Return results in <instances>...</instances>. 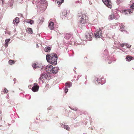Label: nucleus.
<instances>
[{"instance_id": "6e6552de", "label": "nucleus", "mask_w": 134, "mask_h": 134, "mask_svg": "<svg viewBox=\"0 0 134 134\" xmlns=\"http://www.w3.org/2000/svg\"><path fill=\"white\" fill-rule=\"evenodd\" d=\"M53 66L50 65H48L46 67V70L47 72L50 74V72L52 69Z\"/></svg>"}, {"instance_id": "72a5a7b5", "label": "nucleus", "mask_w": 134, "mask_h": 134, "mask_svg": "<svg viewBox=\"0 0 134 134\" xmlns=\"http://www.w3.org/2000/svg\"><path fill=\"white\" fill-rule=\"evenodd\" d=\"M124 44V43H123L122 44H121L120 45L122 47H123L125 45Z\"/></svg>"}, {"instance_id": "9d476101", "label": "nucleus", "mask_w": 134, "mask_h": 134, "mask_svg": "<svg viewBox=\"0 0 134 134\" xmlns=\"http://www.w3.org/2000/svg\"><path fill=\"white\" fill-rule=\"evenodd\" d=\"M54 23L53 22H50L49 25V27L51 30H53L54 28Z\"/></svg>"}, {"instance_id": "c756f323", "label": "nucleus", "mask_w": 134, "mask_h": 134, "mask_svg": "<svg viewBox=\"0 0 134 134\" xmlns=\"http://www.w3.org/2000/svg\"><path fill=\"white\" fill-rule=\"evenodd\" d=\"M68 88L67 87H65V93H66L68 91Z\"/></svg>"}, {"instance_id": "dca6fc26", "label": "nucleus", "mask_w": 134, "mask_h": 134, "mask_svg": "<svg viewBox=\"0 0 134 134\" xmlns=\"http://www.w3.org/2000/svg\"><path fill=\"white\" fill-rule=\"evenodd\" d=\"M62 125H61L62 126V125L64 126V128L68 131L69 130V128L68 127V126L67 125H63V124H62Z\"/></svg>"}, {"instance_id": "20e7f679", "label": "nucleus", "mask_w": 134, "mask_h": 134, "mask_svg": "<svg viewBox=\"0 0 134 134\" xmlns=\"http://www.w3.org/2000/svg\"><path fill=\"white\" fill-rule=\"evenodd\" d=\"M104 4L108 7L111 8L112 6V4L110 0H102Z\"/></svg>"}, {"instance_id": "b1692460", "label": "nucleus", "mask_w": 134, "mask_h": 134, "mask_svg": "<svg viewBox=\"0 0 134 134\" xmlns=\"http://www.w3.org/2000/svg\"><path fill=\"white\" fill-rule=\"evenodd\" d=\"M37 65L35 63H34L32 64V66L34 68H37Z\"/></svg>"}, {"instance_id": "393cba45", "label": "nucleus", "mask_w": 134, "mask_h": 134, "mask_svg": "<svg viewBox=\"0 0 134 134\" xmlns=\"http://www.w3.org/2000/svg\"><path fill=\"white\" fill-rule=\"evenodd\" d=\"M122 0H117L116 1L117 4L119 5L121 2Z\"/></svg>"}, {"instance_id": "473e14b6", "label": "nucleus", "mask_w": 134, "mask_h": 134, "mask_svg": "<svg viewBox=\"0 0 134 134\" xmlns=\"http://www.w3.org/2000/svg\"><path fill=\"white\" fill-rule=\"evenodd\" d=\"M8 45V43L5 42V43L4 44V45L5 46V47L6 48L7 47Z\"/></svg>"}, {"instance_id": "412c9836", "label": "nucleus", "mask_w": 134, "mask_h": 134, "mask_svg": "<svg viewBox=\"0 0 134 134\" xmlns=\"http://www.w3.org/2000/svg\"><path fill=\"white\" fill-rule=\"evenodd\" d=\"M57 3L58 5H60L63 3L64 0H57Z\"/></svg>"}, {"instance_id": "1a4fd4ad", "label": "nucleus", "mask_w": 134, "mask_h": 134, "mask_svg": "<svg viewBox=\"0 0 134 134\" xmlns=\"http://www.w3.org/2000/svg\"><path fill=\"white\" fill-rule=\"evenodd\" d=\"M58 70V68L57 67L52 68L51 71L50 72V74H56Z\"/></svg>"}, {"instance_id": "4468645a", "label": "nucleus", "mask_w": 134, "mask_h": 134, "mask_svg": "<svg viewBox=\"0 0 134 134\" xmlns=\"http://www.w3.org/2000/svg\"><path fill=\"white\" fill-rule=\"evenodd\" d=\"M133 57L130 55H127L126 56V60L127 61H130L132 60Z\"/></svg>"}, {"instance_id": "f257e3e1", "label": "nucleus", "mask_w": 134, "mask_h": 134, "mask_svg": "<svg viewBox=\"0 0 134 134\" xmlns=\"http://www.w3.org/2000/svg\"><path fill=\"white\" fill-rule=\"evenodd\" d=\"M57 54L54 53H52L50 54H47L46 56L47 62L53 65H55L57 64Z\"/></svg>"}, {"instance_id": "c85d7f7f", "label": "nucleus", "mask_w": 134, "mask_h": 134, "mask_svg": "<svg viewBox=\"0 0 134 134\" xmlns=\"http://www.w3.org/2000/svg\"><path fill=\"white\" fill-rule=\"evenodd\" d=\"M45 1L44 0H41L39 1V2L40 3H41L42 4H43L44 2H45Z\"/></svg>"}, {"instance_id": "7ed1b4c3", "label": "nucleus", "mask_w": 134, "mask_h": 134, "mask_svg": "<svg viewBox=\"0 0 134 134\" xmlns=\"http://www.w3.org/2000/svg\"><path fill=\"white\" fill-rule=\"evenodd\" d=\"M95 37L97 38H103V37L102 36L103 33L102 30L100 29L98 31H97L96 32L94 33Z\"/></svg>"}, {"instance_id": "4be33fe9", "label": "nucleus", "mask_w": 134, "mask_h": 134, "mask_svg": "<svg viewBox=\"0 0 134 134\" xmlns=\"http://www.w3.org/2000/svg\"><path fill=\"white\" fill-rule=\"evenodd\" d=\"M119 16L118 14H116L114 15V18L116 19H118L119 18Z\"/></svg>"}, {"instance_id": "f704fd0d", "label": "nucleus", "mask_w": 134, "mask_h": 134, "mask_svg": "<svg viewBox=\"0 0 134 134\" xmlns=\"http://www.w3.org/2000/svg\"><path fill=\"white\" fill-rule=\"evenodd\" d=\"M99 80H98V78L97 79V82H98V81Z\"/></svg>"}, {"instance_id": "423d86ee", "label": "nucleus", "mask_w": 134, "mask_h": 134, "mask_svg": "<svg viewBox=\"0 0 134 134\" xmlns=\"http://www.w3.org/2000/svg\"><path fill=\"white\" fill-rule=\"evenodd\" d=\"M93 35L90 32H86L85 34V36L86 38L88 40H91L92 36Z\"/></svg>"}, {"instance_id": "39448f33", "label": "nucleus", "mask_w": 134, "mask_h": 134, "mask_svg": "<svg viewBox=\"0 0 134 134\" xmlns=\"http://www.w3.org/2000/svg\"><path fill=\"white\" fill-rule=\"evenodd\" d=\"M39 88V86L38 84L36 83H35L33 84V86L32 88V90L33 92H35L38 91Z\"/></svg>"}, {"instance_id": "bb28decb", "label": "nucleus", "mask_w": 134, "mask_h": 134, "mask_svg": "<svg viewBox=\"0 0 134 134\" xmlns=\"http://www.w3.org/2000/svg\"><path fill=\"white\" fill-rule=\"evenodd\" d=\"M126 12H129L130 13H132L133 12V10H126L125 11Z\"/></svg>"}, {"instance_id": "7c9ffc66", "label": "nucleus", "mask_w": 134, "mask_h": 134, "mask_svg": "<svg viewBox=\"0 0 134 134\" xmlns=\"http://www.w3.org/2000/svg\"><path fill=\"white\" fill-rule=\"evenodd\" d=\"M10 39H6L5 41V42L8 43L10 41Z\"/></svg>"}, {"instance_id": "0eeeda50", "label": "nucleus", "mask_w": 134, "mask_h": 134, "mask_svg": "<svg viewBox=\"0 0 134 134\" xmlns=\"http://www.w3.org/2000/svg\"><path fill=\"white\" fill-rule=\"evenodd\" d=\"M48 77V75L47 74H44L41 75L40 77L39 78L40 80L42 81L44 80L47 79Z\"/></svg>"}, {"instance_id": "aec40b11", "label": "nucleus", "mask_w": 134, "mask_h": 134, "mask_svg": "<svg viewBox=\"0 0 134 134\" xmlns=\"http://www.w3.org/2000/svg\"><path fill=\"white\" fill-rule=\"evenodd\" d=\"M9 63L10 65H12L13 64L15 63L14 61L12 60H10L9 61Z\"/></svg>"}, {"instance_id": "ddd939ff", "label": "nucleus", "mask_w": 134, "mask_h": 134, "mask_svg": "<svg viewBox=\"0 0 134 134\" xmlns=\"http://www.w3.org/2000/svg\"><path fill=\"white\" fill-rule=\"evenodd\" d=\"M66 87L70 88L72 86V83L70 82H67L65 83Z\"/></svg>"}, {"instance_id": "5701e85b", "label": "nucleus", "mask_w": 134, "mask_h": 134, "mask_svg": "<svg viewBox=\"0 0 134 134\" xmlns=\"http://www.w3.org/2000/svg\"><path fill=\"white\" fill-rule=\"evenodd\" d=\"M70 35L68 34H66V36H65V38L66 39H69L70 38Z\"/></svg>"}, {"instance_id": "f8f14e48", "label": "nucleus", "mask_w": 134, "mask_h": 134, "mask_svg": "<svg viewBox=\"0 0 134 134\" xmlns=\"http://www.w3.org/2000/svg\"><path fill=\"white\" fill-rule=\"evenodd\" d=\"M19 18L18 17H16L15 18L13 21V23L16 24L19 23Z\"/></svg>"}, {"instance_id": "f3484780", "label": "nucleus", "mask_w": 134, "mask_h": 134, "mask_svg": "<svg viewBox=\"0 0 134 134\" xmlns=\"http://www.w3.org/2000/svg\"><path fill=\"white\" fill-rule=\"evenodd\" d=\"M26 22L27 23L30 24H32L34 23V21H33L32 20L30 19L27 20L26 21Z\"/></svg>"}, {"instance_id": "cd10ccee", "label": "nucleus", "mask_w": 134, "mask_h": 134, "mask_svg": "<svg viewBox=\"0 0 134 134\" xmlns=\"http://www.w3.org/2000/svg\"><path fill=\"white\" fill-rule=\"evenodd\" d=\"M125 46H126L127 47H130L131 46H130L129 45L127 44L126 43H124V44Z\"/></svg>"}, {"instance_id": "f03ea898", "label": "nucleus", "mask_w": 134, "mask_h": 134, "mask_svg": "<svg viewBox=\"0 0 134 134\" xmlns=\"http://www.w3.org/2000/svg\"><path fill=\"white\" fill-rule=\"evenodd\" d=\"M78 16L79 17H81L80 23L81 24L86 23L87 22L88 20V17L86 15L85 13L80 12L78 14Z\"/></svg>"}, {"instance_id": "6ab92c4d", "label": "nucleus", "mask_w": 134, "mask_h": 134, "mask_svg": "<svg viewBox=\"0 0 134 134\" xmlns=\"http://www.w3.org/2000/svg\"><path fill=\"white\" fill-rule=\"evenodd\" d=\"M114 18V15L113 14H111L109 15V19L110 20H112Z\"/></svg>"}, {"instance_id": "2f4dec72", "label": "nucleus", "mask_w": 134, "mask_h": 134, "mask_svg": "<svg viewBox=\"0 0 134 134\" xmlns=\"http://www.w3.org/2000/svg\"><path fill=\"white\" fill-rule=\"evenodd\" d=\"M130 7L131 8L134 9V3Z\"/></svg>"}, {"instance_id": "a878e982", "label": "nucleus", "mask_w": 134, "mask_h": 134, "mask_svg": "<svg viewBox=\"0 0 134 134\" xmlns=\"http://www.w3.org/2000/svg\"><path fill=\"white\" fill-rule=\"evenodd\" d=\"M8 92V91L7 89L6 88H5L4 89V90L3 91V92L4 93H7Z\"/></svg>"}, {"instance_id": "2eb2a0df", "label": "nucleus", "mask_w": 134, "mask_h": 134, "mask_svg": "<svg viewBox=\"0 0 134 134\" xmlns=\"http://www.w3.org/2000/svg\"><path fill=\"white\" fill-rule=\"evenodd\" d=\"M51 49V48L49 47H47L45 48L44 50L46 52H49Z\"/></svg>"}, {"instance_id": "a211bd4d", "label": "nucleus", "mask_w": 134, "mask_h": 134, "mask_svg": "<svg viewBox=\"0 0 134 134\" xmlns=\"http://www.w3.org/2000/svg\"><path fill=\"white\" fill-rule=\"evenodd\" d=\"M27 32L29 34H32V29L30 28H27Z\"/></svg>"}, {"instance_id": "9b49d317", "label": "nucleus", "mask_w": 134, "mask_h": 134, "mask_svg": "<svg viewBox=\"0 0 134 134\" xmlns=\"http://www.w3.org/2000/svg\"><path fill=\"white\" fill-rule=\"evenodd\" d=\"M125 26L122 24H121L120 26V30L122 32L125 31Z\"/></svg>"}]
</instances>
